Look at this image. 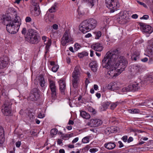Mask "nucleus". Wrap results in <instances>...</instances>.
<instances>
[{
	"label": "nucleus",
	"mask_w": 153,
	"mask_h": 153,
	"mask_svg": "<svg viewBox=\"0 0 153 153\" xmlns=\"http://www.w3.org/2000/svg\"><path fill=\"white\" fill-rule=\"evenodd\" d=\"M120 54L117 49L111 50L107 52L102 60L103 67L109 70L108 74L111 76H117V72L118 71L120 74L127 66L128 62L126 59Z\"/></svg>",
	"instance_id": "1"
},
{
	"label": "nucleus",
	"mask_w": 153,
	"mask_h": 153,
	"mask_svg": "<svg viewBox=\"0 0 153 153\" xmlns=\"http://www.w3.org/2000/svg\"><path fill=\"white\" fill-rule=\"evenodd\" d=\"M97 22L93 18H90L83 21L79 26V30L83 33H85L96 26Z\"/></svg>",
	"instance_id": "2"
},
{
	"label": "nucleus",
	"mask_w": 153,
	"mask_h": 153,
	"mask_svg": "<svg viewBox=\"0 0 153 153\" xmlns=\"http://www.w3.org/2000/svg\"><path fill=\"white\" fill-rule=\"evenodd\" d=\"M13 13L15 16L14 20L6 25V27L7 31L11 34H15L18 32L21 24L20 23V19L17 16L16 11H14Z\"/></svg>",
	"instance_id": "3"
},
{
	"label": "nucleus",
	"mask_w": 153,
	"mask_h": 153,
	"mask_svg": "<svg viewBox=\"0 0 153 153\" xmlns=\"http://www.w3.org/2000/svg\"><path fill=\"white\" fill-rule=\"evenodd\" d=\"M37 33L32 29H30L27 33L26 38L27 41L31 44H37L39 42Z\"/></svg>",
	"instance_id": "4"
},
{
	"label": "nucleus",
	"mask_w": 153,
	"mask_h": 153,
	"mask_svg": "<svg viewBox=\"0 0 153 153\" xmlns=\"http://www.w3.org/2000/svg\"><path fill=\"white\" fill-rule=\"evenodd\" d=\"M79 67L76 66L72 73V82L73 87L75 88H77L79 82Z\"/></svg>",
	"instance_id": "5"
},
{
	"label": "nucleus",
	"mask_w": 153,
	"mask_h": 153,
	"mask_svg": "<svg viewBox=\"0 0 153 153\" xmlns=\"http://www.w3.org/2000/svg\"><path fill=\"white\" fill-rule=\"evenodd\" d=\"M12 103L9 99L6 100L2 106V111L3 114L6 116H9L11 113V106Z\"/></svg>",
	"instance_id": "6"
},
{
	"label": "nucleus",
	"mask_w": 153,
	"mask_h": 153,
	"mask_svg": "<svg viewBox=\"0 0 153 153\" xmlns=\"http://www.w3.org/2000/svg\"><path fill=\"white\" fill-rule=\"evenodd\" d=\"M105 5L110 10H117L120 7L117 0H105Z\"/></svg>",
	"instance_id": "7"
},
{
	"label": "nucleus",
	"mask_w": 153,
	"mask_h": 153,
	"mask_svg": "<svg viewBox=\"0 0 153 153\" xmlns=\"http://www.w3.org/2000/svg\"><path fill=\"white\" fill-rule=\"evenodd\" d=\"M72 41V39L70 33L68 31L66 30L61 39L62 45L63 46H65L67 43Z\"/></svg>",
	"instance_id": "8"
},
{
	"label": "nucleus",
	"mask_w": 153,
	"mask_h": 153,
	"mask_svg": "<svg viewBox=\"0 0 153 153\" xmlns=\"http://www.w3.org/2000/svg\"><path fill=\"white\" fill-rule=\"evenodd\" d=\"M140 88V84L135 83L132 85H130L127 87L123 88L122 91L123 92L127 91H134L137 90Z\"/></svg>",
	"instance_id": "9"
},
{
	"label": "nucleus",
	"mask_w": 153,
	"mask_h": 153,
	"mask_svg": "<svg viewBox=\"0 0 153 153\" xmlns=\"http://www.w3.org/2000/svg\"><path fill=\"white\" fill-rule=\"evenodd\" d=\"M10 13L9 14H6L2 15L1 19L3 24L6 25L14 20V19H12L10 15Z\"/></svg>",
	"instance_id": "10"
},
{
	"label": "nucleus",
	"mask_w": 153,
	"mask_h": 153,
	"mask_svg": "<svg viewBox=\"0 0 153 153\" xmlns=\"http://www.w3.org/2000/svg\"><path fill=\"white\" fill-rule=\"evenodd\" d=\"M49 87L51 91L52 97L55 98L56 97V86L55 82L52 80H49Z\"/></svg>",
	"instance_id": "11"
},
{
	"label": "nucleus",
	"mask_w": 153,
	"mask_h": 153,
	"mask_svg": "<svg viewBox=\"0 0 153 153\" xmlns=\"http://www.w3.org/2000/svg\"><path fill=\"white\" fill-rule=\"evenodd\" d=\"M102 123V121L99 119H92L88 123V125L92 127H96L101 125Z\"/></svg>",
	"instance_id": "12"
},
{
	"label": "nucleus",
	"mask_w": 153,
	"mask_h": 153,
	"mask_svg": "<svg viewBox=\"0 0 153 153\" xmlns=\"http://www.w3.org/2000/svg\"><path fill=\"white\" fill-rule=\"evenodd\" d=\"M58 82L59 84V89L61 93L62 94L65 95L66 89V85L65 81L63 79H61Z\"/></svg>",
	"instance_id": "13"
},
{
	"label": "nucleus",
	"mask_w": 153,
	"mask_h": 153,
	"mask_svg": "<svg viewBox=\"0 0 153 153\" xmlns=\"http://www.w3.org/2000/svg\"><path fill=\"white\" fill-rule=\"evenodd\" d=\"M8 59L6 56H3L0 58V69L5 68L7 64Z\"/></svg>",
	"instance_id": "14"
},
{
	"label": "nucleus",
	"mask_w": 153,
	"mask_h": 153,
	"mask_svg": "<svg viewBox=\"0 0 153 153\" xmlns=\"http://www.w3.org/2000/svg\"><path fill=\"white\" fill-rule=\"evenodd\" d=\"M4 130L3 128L0 126V146H1L4 142Z\"/></svg>",
	"instance_id": "15"
},
{
	"label": "nucleus",
	"mask_w": 153,
	"mask_h": 153,
	"mask_svg": "<svg viewBox=\"0 0 153 153\" xmlns=\"http://www.w3.org/2000/svg\"><path fill=\"white\" fill-rule=\"evenodd\" d=\"M91 48L95 51L100 52L102 51L103 48L102 44L98 43L93 45Z\"/></svg>",
	"instance_id": "16"
},
{
	"label": "nucleus",
	"mask_w": 153,
	"mask_h": 153,
	"mask_svg": "<svg viewBox=\"0 0 153 153\" xmlns=\"http://www.w3.org/2000/svg\"><path fill=\"white\" fill-rule=\"evenodd\" d=\"M140 25L143 27V31L146 33H151L153 31V28L149 25Z\"/></svg>",
	"instance_id": "17"
},
{
	"label": "nucleus",
	"mask_w": 153,
	"mask_h": 153,
	"mask_svg": "<svg viewBox=\"0 0 153 153\" xmlns=\"http://www.w3.org/2000/svg\"><path fill=\"white\" fill-rule=\"evenodd\" d=\"M133 69L132 70L134 74H137L139 72L141 71L142 70V67L140 65H133Z\"/></svg>",
	"instance_id": "18"
},
{
	"label": "nucleus",
	"mask_w": 153,
	"mask_h": 153,
	"mask_svg": "<svg viewBox=\"0 0 153 153\" xmlns=\"http://www.w3.org/2000/svg\"><path fill=\"white\" fill-rule=\"evenodd\" d=\"M89 66L92 71L94 72H96L97 69V64L96 61H93L91 62L89 64Z\"/></svg>",
	"instance_id": "19"
},
{
	"label": "nucleus",
	"mask_w": 153,
	"mask_h": 153,
	"mask_svg": "<svg viewBox=\"0 0 153 153\" xmlns=\"http://www.w3.org/2000/svg\"><path fill=\"white\" fill-rule=\"evenodd\" d=\"M116 146L114 142H110L105 143L104 144V147L108 149L111 150L114 149Z\"/></svg>",
	"instance_id": "20"
},
{
	"label": "nucleus",
	"mask_w": 153,
	"mask_h": 153,
	"mask_svg": "<svg viewBox=\"0 0 153 153\" xmlns=\"http://www.w3.org/2000/svg\"><path fill=\"white\" fill-rule=\"evenodd\" d=\"M140 52L137 51H135L132 53L131 56V59L132 60L135 61L138 60L139 58Z\"/></svg>",
	"instance_id": "21"
},
{
	"label": "nucleus",
	"mask_w": 153,
	"mask_h": 153,
	"mask_svg": "<svg viewBox=\"0 0 153 153\" xmlns=\"http://www.w3.org/2000/svg\"><path fill=\"white\" fill-rule=\"evenodd\" d=\"M119 88V87L117 86V84L115 82H111L108 85V88L113 91L117 90Z\"/></svg>",
	"instance_id": "22"
},
{
	"label": "nucleus",
	"mask_w": 153,
	"mask_h": 153,
	"mask_svg": "<svg viewBox=\"0 0 153 153\" xmlns=\"http://www.w3.org/2000/svg\"><path fill=\"white\" fill-rule=\"evenodd\" d=\"M80 115L82 117L86 119H88L91 117L90 114L84 111H80Z\"/></svg>",
	"instance_id": "23"
},
{
	"label": "nucleus",
	"mask_w": 153,
	"mask_h": 153,
	"mask_svg": "<svg viewBox=\"0 0 153 153\" xmlns=\"http://www.w3.org/2000/svg\"><path fill=\"white\" fill-rule=\"evenodd\" d=\"M39 91L36 88H34L31 91V94L34 95L36 97H39Z\"/></svg>",
	"instance_id": "24"
},
{
	"label": "nucleus",
	"mask_w": 153,
	"mask_h": 153,
	"mask_svg": "<svg viewBox=\"0 0 153 153\" xmlns=\"http://www.w3.org/2000/svg\"><path fill=\"white\" fill-rule=\"evenodd\" d=\"M31 14L35 16L39 15L41 13L40 10H30Z\"/></svg>",
	"instance_id": "25"
},
{
	"label": "nucleus",
	"mask_w": 153,
	"mask_h": 153,
	"mask_svg": "<svg viewBox=\"0 0 153 153\" xmlns=\"http://www.w3.org/2000/svg\"><path fill=\"white\" fill-rule=\"evenodd\" d=\"M110 104V103L108 102H103L102 105V108H103V109L102 110H101V111H102L106 110Z\"/></svg>",
	"instance_id": "26"
},
{
	"label": "nucleus",
	"mask_w": 153,
	"mask_h": 153,
	"mask_svg": "<svg viewBox=\"0 0 153 153\" xmlns=\"http://www.w3.org/2000/svg\"><path fill=\"white\" fill-rule=\"evenodd\" d=\"M51 39H49L48 42L47 43L45 47L46 51L45 52V54L47 53V52L49 51V47L51 46Z\"/></svg>",
	"instance_id": "27"
},
{
	"label": "nucleus",
	"mask_w": 153,
	"mask_h": 153,
	"mask_svg": "<svg viewBox=\"0 0 153 153\" xmlns=\"http://www.w3.org/2000/svg\"><path fill=\"white\" fill-rule=\"evenodd\" d=\"M141 84L142 83H149V75H146L144 76L143 79V80L141 82Z\"/></svg>",
	"instance_id": "28"
},
{
	"label": "nucleus",
	"mask_w": 153,
	"mask_h": 153,
	"mask_svg": "<svg viewBox=\"0 0 153 153\" xmlns=\"http://www.w3.org/2000/svg\"><path fill=\"white\" fill-rule=\"evenodd\" d=\"M39 84L41 87H43L45 86V81L44 77L42 76H40L39 79Z\"/></svg>",
	"instance_id": "29"
},
{
	"label": "nucleus",
	"mask_w": 153,
	"mask_h": 153,
	"mask_svg": "<svg viewBox=\"0 0 153 153\" xmlns=\"http://www.w3.org/2000/svg\"><path fill=\"white\" fill-rule=\"evenodd\" d=\"M38 98L36 97L34 95L30 94L29 97L28 99L32 101H35Z\"/></svg>",
	"instance_id": "30"
},
{
	"label": "nucleus",
	"mask_w": 153,
	"mask_h": 153,
	"mask_svg": "<svg viewBox=\"0 0 153 153\" xmlns=\"http://www.w3.org/2000/svg\"><path fill=\"white\" fill-rule=\"evenodd\" d=\"M88 53L87 52L85 51L82 52L78 53V56L80 58H82L84 56H87L88 55Z\"/></svg>",
	"instance_id": "31"
},
{
	"label": "nucleus",
	"mask_w": 153,
	"mask_h": 153,
	"mask_svg": "<svg viewBox=\"0 0 153 153\" xmlns=\"http://www.w3.org/2000/svg\"><path fill=\"white\" fill-rule=\"evenodd\" d=\"M77 12L78 13L77 16L80 17H82L85 14V13L83 10H77Z\"/></svg>",
	"instance_id": "32"
},
{
	"label": "nucleus",
	"mask_w": 153,
	"mask_h": 153,
	"mask_svg": "<svg viewBox=\"0 0 153 153\" xmlns=\"http://www.w3.org/2000/svg\"><path fill=\"white\" fill-rule=\"evenodd\" d=\"M95 35V38L97 39H98L101 36L102 33L100 31L95 32L94 33Z\"/></svg>",
	"instance_id": "33"
},
{
	"label": "nucleus",
	"mask_w": 153,
	"mask_h": 153,
	"mask_svg": "<svg viewBox=\"0 0 153 153\" xmlns=\"http://www.w3.org/2000/svg\"><path fill=\"white\" fill-rule=\"evenodd\" d=\"M119 102H113L110 105V108L111 110H114L117 106L119 104Z\"/></svg>",
	"instance_id": "34"
},
{
	"label": "nucleus",
	"mask_w": 153,
	"mask_h": 153,
	"mask_svg": "<svg viewBox=\"0 0 153 153\" xmlns=\"http://www.w3.org/2000/svg\"><path fill=\"white\" fill-rule=\"evenodd\" d=\"M84 2L88 3V5L92 7L94 5V0H83Z\"/></svg>",
	"instance_id": "35"
},
{
	"label": "nucleus",
	"mask_w": 153,
	"mask_h": 153,
	"mask_svg": "<svg viewBox=\"0 0 153 153\" xmlns=\"http://www.w3.org/2000/svg\"><path fill=\"white\" fill-rule=\"evenodd\" d=\"M105 133L107 135H109L110 133H112L111 127H108L106 128L105 130Z\"/></svg>",
	"instance_id": "36"
},
{
	"label": "nucleus",
	"mask_w": 153,
	"mask_h": 153,
	"mask_svg": "<svg viewBox=\"0 0 153 153\" xmlns=\"http://www.w3.org/2000/svg\"><path fill=\"white\" fill-rule=\"evenodd\" d=\"M58 130L56 128L52 129L51 131V135H56L57 133Z\"/></svg>",
	"instance_id": "37"
},
{
	"label": "nucleus",
	"mask_w": 153,
	"mask_h": 153,
	"mask_svg": "<svg viewBox=\"0 0 153 153\" xmlns=\"http://www.w3.org/2000/svg\"><path fill=\"white\" fill-rule=\"evenodd\" d=\"M129 111L130 113L136 114L139 113V110L137 109H130Z\"/></svg>",
	"instance_id": "38"
},
{
	"label": "nucleus",
	"mask_w": 153,
	"mask_h": 153,
	"mask_svg": "<svg viewBox=\"0 0 153 153\" xmlns=\"http://www.w3.org/2000/svg\"><path fill=\"white\" fill-rule=\"evenodd\" d=\"M89 139L88 137H86L82 139V142L84 143H87L89 142Z\"/></svg>",
	"instance_id": "39"
},
{
	"label": "nucleus",
	"mask_w": 153,
	"mask_h": 153,
	"mask_svg": "<svg viewBox=\"0 0 153 153\" xmlns=\"http://www.w3.org/2000/svg\"><path fill=\"white\" fill-rule=\"evenodd\" d=\"M59 68V66L58 65H55V66H53L52 68V70L54 72H56L58 68Z\"/></svg>",
	"instance_id": "40"
},
{
	"label": "nucleus",
	"mask_w": 153,
	"mask_h": 153,
	"mask_svg": "<svg viewBox=\"0 0 153 153\" xmlns=\"http://www.w3.org/2000/svg\"><path fill=\"white\" fill-rule=\"evenodd\" d=\"M61 138L64 140H66L69 138L68 134H62L61 136Z\"/></svg>",
	"instance_id": "41"
},
{
	"label": "nucleus",
	"mask_w": 153,
	"mask_h": 153,
	"mask_svg": "<svg viewBox=\"0 0 153 153\" xmlns=\"http://www.w3.org/2000/svg\"><path fill=\"white\" fill-rule=\"evenodd\" d=\"M112 133L116 132L117 131L118 128L115 126H112L111 127Z\"/></svg>",
	"instance_id": "42"
},
{
	"label": "nucleus",
	"mask_w": 153,
	"mask_h": 153,
	"mask_svg": "<svg viewBox=\"0 0 153 153\" xmlns=\"http://www.w3.org/2000/svg\"><path fill=\"white\" fill-rule=\"evenodd\" d=\"M33 5L35 6L34 10H39L40 9L39 5L38 3H34Z\"/></svg>",
	"instance_id": "43"
},
{
	"label": "nucleus",
	"mask_w": 153,
	"mask_h": 153,
	"mask_svg": "<svg viewBox=\"0 0 153 153\" xmlns=\"http://www.w3.org/2000/svg\"><path fill=\"white\" fill-rule=\"evenodd\" d=\"M88 110L89 111L93 113L94 114H95L96 113V111L95 109L91 107H90Z\"/></svg>",
	"instance_id": "44"
},
{
	"label": "nucleus",
	"mask_w": 153,
	"mask_h": 153,
	"mask_svg": "<svg viewBox=\"0 0 153 153\" xmlns=\"http://www.w3.org/2000/svg\"><path fill=\"white\" fill-rule=\"evenodd\" d=\"M149 83H153V76L152 75H149Z\"/></svg>",
	"instance_id": "45"
},
{
	"label": "nucleus",
	"mask_w": 153,
	"mask_h": 153,
	"mask_svg": "<svg viewBox=\"0 0 153 153\" xmlns=\"http://www.w3.org/2000/svg\"><path fill=\"white\" fill-rule=\"evenodd\" d=\"M97 151L98 150L96 148L91 149L89 150L90 152L92 153H94Z\"/></svg>",
	"instance_id": "46"
},
{
	"label": "nucleus",
	"mask_w": 153,
	"mask_h": 153,
	"mask_svg": "<svg viewBox=\"0 0 153 153\" xmlns=\"http://www.w3.org/2000/svg\"><path fill=\"white\" fill-rule=\"evenodd\" d=\"M137 2H138V4H139L140 5H143L146 8H147V5H146V4H145V3H143V2H140V1H137Z\"/></svg>",
	"instance_id": "47"
},
{
	"label": "nucleus",
	"mask_w": 153,
	"mask_h": 153,
	"mask_svg": "<svg viewBox=\"0 0 153 153\" xmlns=\"http://www.w3.org/2000/svg\"><path fill=\"white\" fill-rule=\"evenodd\" d=\"M23 148L25 149L24 151L26 152L27 151V150L29 149L28 146L25 145V144L22 145Z\"/></svg>",
	"instance_id": "48"
},
{
	"label": "nucleus",
	"mask_w": 153,
	"mask_h": 153,
	"mask_svg": "<svg viewBox=\"0 0 153 153\" xmlns=\"http://www.w3.org/2000/svg\"><path fill=\"white\" fill-rule=\"evenodd\" d=\"M44 116V114L41 112L39 113L38 115V117L40 118H42Z\"/></svg>",
	"instance_id": "49"
},
{
	"label": "nucleus",
	"mask_w": 153,
	"mask_h": 153,
	"mask_svg": "<svg viewBox=\"0 0 153 153\" xmlns=\"http://www.w3.org/2000/svg\"><path fill=\"white\" fill-rule=\"evenodd\" d=\"M25 20L26 22H29L31 21V19L29 17H27L26 18Z\"/></svg>",
	"instance_id": "50"
},
{
	"label": "nucleus",
	"mask_w": 153,
	"mask_h": 153,
	"mask_svg": "<svg viewBox=\"0 0 153 153\" xmlns=\"http://www.w3.org/2000/svg\"><path fill=\"white\" fill-rule=\"evenodd\" d=\"M103 19L104 20V22H105H105L106 23V24H105V23L104 22V24H105L106 25V24H108V22H109V18L107 19V18L106 17L104 16V17H103Z\"/></svg>",
	"instance_id": "51"
},
{
	"label": "nucleus",
	"mask_w": 153,
	"mask_h": 153,
	"mask_svg": "<svg viewBox=\"0 0 153 153\" xmlns=\"http://www.w3.org/2000/svg\"><path fill=\"white\" fill-rule=\"evenodd\" d=\"M149 18V16L148 15H144L142 17L140 18L141 19H147Z\"/></svg>",
	"instance_id": "52"
},
{
	"label": "nucleus",
	"mask_w": 153,
	"mask_h": 153,
	"mask_svg": "<svg viewBox=\"0 0 153 153\" xmlns=\"http://www.w3.org/2000/svg\"><path fill=\"white\" fill-rule=\"evenodd\" d=\"M128 137L127 136H123L122 138V140L125 142H126L127 140Z\"/></svg>",
	"instance_id": "53"
},
{
	"label": "nucleus",
	"mask_w": 153,
	"mask_h": 153,
	"mask_svg": "<svg viewBox=\"0 0 153 153\" xmlns=\"http://www.w3.org/2000/svg\"><path fill=\"white\" fill-rule=\"evenodd\" d=\"M57 4L55 3L54 5L52 7L51 9H49V10H52V9H53V10H55L57 8Z\"/></svg>",
	"instance_id": "54"
},
{
	"label": "nucleus",
	"mask_w": 153,
	"mask_h": 153,
	"mask_svg": "<svg viewBox=\"0 0 153 153\" xmlns=\"http://www.w3.org/2000/svg\"><path fill=\"white\" fill-rule=\"evenodd\" d=\"M21 144V142L20 141L17 142L16 143V146L17 147H19Z\"/></svg>",
	"instance_id": "55"
},
{
	"label": "nucleus",
	"mask_w": 153,
	"mask_h": 153,
	"mask_svg": "<svg viewBox=\"0 0 153 153\" xmlns=\"http://www.w3.org/2000/svg\"><path fill=\"white\" fill-rule=\"evenodd\" d=\"M80 46L77 43H76L74 45V47L75 48H76V50H77L79 49L80 48Z\"/></svg>",
	"instance_id": "56"
},
{
	"label": "nucleus",
	"mask_w": 153,
	"mask_h": 153,
	"mask_svg": "<svg viewBox=\"0 0 153 153\" xmlns=\"http://www.w3.org/2000/svg\"><path fill=\"white\" fill-rule=\"evenodd\" d=\"M79 138L78 137H76L74 138L72 141V143H74L76 142L78 140Z\"/></svg>",
	"instance_id": "57"
},
{
	"label": "nucleus",
	"mask_w": 153,
	"mask_h": 153,
	"mask_svg": "<svg viewBox=\"0 0 153 153\" xmlns=\"http://www.w3.org/2000/svg\"><path fill=\"white\" fill-rule=\"evenodd\" d=\"M133 139L132 137H129L127 140V142L128 143H129L133 141Z\"/></svg>",
	"instance_id": "58"
},
{
	"label": "nucleus",
	"mask_w": 153,
	"mask_h": 153,
	"mask_svg": "<svg viewBox=\"0 0 153 153\" xmlns=\"http://www.w3.org/2000/svg\"><path fill=\"white\" fill-rule=\"evenodd\" d=\"M26 29L25 28H23L22 31V33L23 34L25 35L26 33Z\"/></svg>",
	"instance_id": "59"
},
{
	"label": "nucleus",
	"mask_w": 153,
	"mask_h": 153,
	"mask_svg": "<svg viewBox=\"0 0 153 153\" xmlns=\"http://www.w3.org/2000/svg\"><path fill=\"white\" fill-rule=\"evenodd\" d=\"M57 144L59 145H61L62 143V140L59 139H58L57 141Z\"/></svg>",
	"instance_id": "60"
},
{
	"label": "nucleus",
	"mask_w": 153,
	"mask_h": 153,
	"mask_svg": "<svg viewBox=\"0 0 153 153\" xmlns=\"http://www.w3.org/2000/svg\"><path fill=\"white\" fill-rule=\"evenodd\" d=\"M118 143L119 144V147L121 148L123 146V145L121 141H119Z\"/></svg>",
	"instance_id": "61"
},
{
	"label": "nucleus",
	"mask_w": 153,
	"mask_h": 153,
	"mask_svg": "<svg viewBox=\"0 0 153 153\" xmlns=\"http://www.w3.org/2000/svg\"><path fill=\"white\" fill-rule=\"evenodd\" d=\"M53 27L55 30H57L58 28V25L56 24H54L53 26Z\"/></svg>",
	"instance_id": "62"
},
{
	"label": "nucleus",
	"mask_w": 153,
	"mask_h": 153,
	"mask_svg": "<svg viewBox=\"0 0 153 153\" xmlns=\"http://www.w3.org/2000/svg\"><path fill=\"white\" fill-rule=\"evenodd\" d=\"M138 16L136 14H133L132 16V17L133 19H136L138 17Z\"/></svg>",
	"instance_id": "63"
},
{
	"label": "nucleus",
	"mask_w": 153,
	"mask_h": 153,
	"mask_svg": "<svg viewBox=\"0 0 153 153\" xmlns=\"http://www.w3.org/2000/svg\"><path fill=\"white\" fill-rule=\"evenodd\" d=\"M148 58L146 57H145L141 59V61L144 62H147L148 61Z\"/></svg>",
	"instance_id": "64"
}]
</instances>
